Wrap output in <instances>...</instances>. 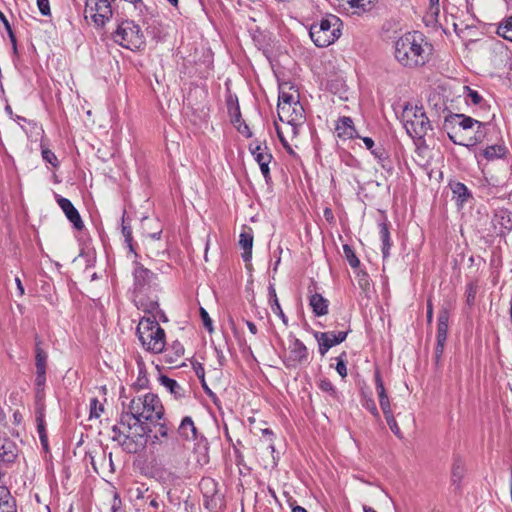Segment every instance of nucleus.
Wrapping results in <instances>:
<instances>
[{"label":"nucleus","mask_w":512,"mask_h":512,"mask_svg":"<svg viewBox=\"0 0 512 512\" xmlns=\"http://www.w3.org/2000/svg\"><path fill=\"white\" fill-rule=\"evenodd\" d=\"M103 411V407L100 405L98 406V400L96 398H93L91 400L90 404V418H98L100 417V412Z\"/></svg>","instance_id":"48"},{"label":"nucleus","mask_w":512,"mask_h":512,"mask_svg":"<svg viewBox=\"0 0 512 512\" xmlns=\"http://www.w3.org/2000/svg\"><path fill=\"white\" fill-rule=\"evenodd\" d=\"M0 19L3 21V23H4L5 27H6V29L8 30V33H9V36H10V39H11L12 43L15 45V43H16L15 36H14V34H13V32H12L11 28H10V25H9L8 20L6 19V17L4 16V14H3V13H1V12H0Z\"/></svg>","instance_id":"55"},{"label":"nucleus","mask_w":512,"mask_h":512,"mask_svg":"<svg viewBox=\"0 0 512 512\" xmlns=\"http://www.w3.org/2000/svg\"><path fill=\"white\" fill-rule=\"evenodd\" d=\"M343 252H344L346 260L348 261L349 265L352 268L355 269V268H358L360 266V260L356 256L354 250L352 249V247L350 245L344 244L343 245Z\"/></svg>","instance_id":"37"},{"label":"nucleus","mask_w":512,"mask_h":512,"mask_svg":"<svg viewBox=\"0 0 512 512\" xmlns=\"http://www.w3.org/2000/svg\"><path fill=\"white\" fill-rule=\"evenodd\" d=\"M432 46L420 32H408L394 43V56L398 63L409 69L424 66L430 59Z\"/></svg>","instance_id":"3"},{"label":"nucleus","mask_w":512,"mask_h":512,"mask_svg":"<svg viewBox=\"0 0 512 512\" xmlns=\"http://www.w3.org/2000/svg\"><path fill=\"white\" fill-rule=\"evenodd\" d=\"M229 115L240 116V106L236 95L229 94L226 98Z\"/></svg>","instance_id":"39"},{"label":"nucleus","mask_w":512,"mask_h":512,"mask_svg":"<svg viewBox=\"0 0 512 512\" xmlns=\"http://www.w3.org/2000/svg\"><path fill=\"white\" fill-rule=\"evenodd\" d=\"M249 150L254 160L258 163L263 177L268 182L271 179L269 164L273 159L268 147L266 145L262 146L261 143L255 141L249 145Z\"/></svg>","instance_id":"13"},{"label":"nucleus","mask_w":512,"mask_h":512,"mask_svg":"<svg viewBox=\"0 0 512 512\" xmlns=\"http://www.w3.org/2000/svg\"><path fill=\"white\" fill-rule=\"evenodd\" d=\"M450 187L453 193V197L456 199V202L459 205H463L469 198L472 197L466 185L461 182L452 183L450 184Z\"/></svg>","instance_id":"31"},{"label":"nucleus","mask_w":512,"mask_h":512,"mask_svg":"<svg viewBox=\"0 0 512 512\" xmlns=\"http://www.w3.org/2000/svg\"><path fill=\"white\" fill-rule=\"evenodd\" d=\"M362 140H363V142H364V144H365V146H366V148L368 150L371 151L374 148L375 144H374V141H373L372 138H370V137H363Z\"/></svg>","instance_id":"60"},{"label":"nucleus","mask_w":512,"mask_h":512,"mask_svg":"<svg viewBox=\"0 0 512 512\" xmlns=\"http://www.w3.org/2000/svg\"><path fill=\"white\" fill-rule=\"evenodd\" d=\"M115 43L129 50H140L145 45V36L140 28L132 20L122 21L112 33Z\"/></svg>","instance_id":"7"},{"label":"nucleus","mask_w":512,"mask_h":512,"mask_svg":"<svg viewBox=\"0 0 512 512\" xmlns=\"http://www.w3.org/2000/svg\"><path fill=\"white\" fill-rule=\"evenodd\" d=\"M42 340L36 336L35 337V367L36 370L46 371L47 368V358L48 355L42 348Z\"/></svg>","instance_id":"30"},{"label":"nucleus","mask_w":512,"mask_h":512,"mask_svg":"<svg viewBox=\"0 0 512 512\" xmlns=\"http://www.w3.org/2000/svg\"><path fill=\"white\" fill-rule=\"evenodd\" d=\"M122 234L125 238V242L127 243L129 251L132 252L135 257H138V254L136 253L133 245L132 229L131 226L126 222L125 212L122 216Z\"/></svg>","instance_id":"33"},{"label":"nucleus","mask_w":512,"mask_h":512,"mask_svg":"<svg viewBox=\"0 0 512 512\" xmlns=\"http://www.w3.org/2000/svg\"><path fill=\"white\" fill-rule=\"evenodd\" d=\"M37 5H38L40 13L43 16L50 15L49 0H37Z\"/></svg>","instance_id":"50"},{"label":"nucleus","mask_w":512,"mask_h":512,"mask_svg":"<svg viewBox=\"0 0 512 512\" xmlns=\"http://www.w3.org/2000/svg\"><path fill=\"white\" fill-rule=\"evenodd\" d=\"M111 436L113 441H117L124 451L135 454L143 450L147 443L146 432L141 429H129L122 431L118 426L112 427Z\"/></svg>","instance_id":"8"},{"label":"nucleus","mask_w":512,"mask_h":512,"mask_svg":"<svg viewBox=\"0 0 512 512\" xmlns=\"http://www.w3.org/2000/svg\"><path fill=\"white\" fill-rule=\"evenodd\" d=\"M309 363V352L305 344L295 338L289 345L288 355L284 359L287 368H296Z\"/></svg>","instance_id":"12"},{"label":"nucleus","mask_w":512,"mask_h":512,"mask_svg":"<svg viewBox=\"0 0 512 512\" xmlns=\"http://www.w3.org/2000/svg\"><path fill=\"white\" fill-rule=\"evenodd\" d=\"M335 131L337 136L342 139H353L360 137L354 127L353 120L347 116H343L338 119Z\"/></svg>","instance_id":"19"},{"label":"nucleus","mask_w":512,"mask_h":512,"mask_svg":"<svg viewBox=\"0 0 512 512\" xmlns=\"http://www.w3.org/2000/svg\"><path fill=\"white\" fill-rule=\"evenodd\" d=\"M46 383V371L36 370L35 385L37 390H43Z\"/></svg>","instance_id":"44"},{"label":"nucleus","mask_w":512,"mask_h":512,"mask_svg":"<svg viewBox=\"0 0 512 512\" xmlns=\"http://www.w3.org/2000/svg\"><path fill=\"white\" fill-rule=\"evenodd\" d=\"M200 316H201V319L203 321V325L204 327L209 331V332H212L213 331V325H212V320L208 314V312L204 309V308H200Z\"/></svg>","instance_id":"45"},{"label":"nucleus","mask_w":512,"mask_h":512,"mask_svg":"<svg viewBox=\"0 0 512 512\" xmlns=\"http://www.w3.org/2000/svg\"><path fill=\"white\" fill-rule=\"evenodd\" d=\"M296 102H299L297 97H295L293 94L280 90L277 109H280L281 106H289L295 104Z\"/></svg>","instance_id":"38"},{"label":"nucleus","mask_w":512,"mask_h":512,"mask_svg":"<svg viewBox=\"0 0 512 512\" xmlns=\"http://www.w3.org/2000/svg\"><path fill=\"white\" fill-rule=\"evenodd\" d=\"M15 283H16V286H17V290H18L19 296H23L25 290H24V287H23L22 282H21L19 277L15 278Z\"/></svg>","instance_id":"62"},{"label":"nucleus","mask_w":512,"mask_h":512,"mask_svg":"<svg viewBox=\"0 0 512 512\" xmlns=\"http://www.w3.org/2000/svg\"><path fill=\"white\" fill-rule=\"evenodd\" d=\"M278 117L289 125L293 134H297V128L305 121L304 108L300 102L289 106H281L277 109Z\"/></svg>","instance_id":"10"},{"label":"nucleus","mask_w":512,"mask_h":512,"mask_svg":"<svg viewBox=\"0 0 512 512\" xmlns=\"http://www.w3.org/2000/svg\"><path fill=\"white\" fill-rule=\"evenodd\" d=\"M358 283L360 285L361 288H366L368 285H369V277H368V274L366 272H361V273H358Z\"/></svg>","instance_id":"54"},{"label":"nucleus","mask_w":512,"mask_h":512,"mask_svg":"<svg viewBox=\"0 0 512 512\" xmlns=\"http://www.w3.org/2000/svg\"><path fill=\"white\" fill-rule=\"evenodd\" d=\"M140 374H142V370H140ZM148 384V379L145 375H139L137 381L133 384L134 388L143 389L146 388Z\"/></svg>","instance_id":"52"},{"label":"nucleus","mask_w":512,"mask_h":512,"mask_svg":"<svg viewBox=\"0 0 512 512\" xmlns=\"http://www.w3.org/2000/svg\"><path fill=\"white\" fill-rule=\"evenodd\" d=\"M402 122L406 132L413 139L423 138L431 129L430 121L423 107L405 105Z\"/></svg>","instance_id":"6"},{"label":"nucleus","mask_w":512,"mask_h":512,"mask_svg":"<svg viewBox=\"0 0 512 512\" xmlns=\"http://www.w3.org/2000/svg\"><path fill=\"white\" fill-rule=\"evenodd\" d=\"M341 19L333 14H327L315 21L309 28V35L317 47H328L341 36Z\"/></svg>","instance_id":"5"},{"label":"nucleus","mask_w":512,"mask_h":512,"mask_svg":"<svg viewBox=\"0 0 512 512\" xmlns=\"http://www.w3.org/2000/svg\"><path fill=\"white\" fill-rule=\"evenodd\" d=\"M344 9H353V13L362 14L372 9L375 0H336Z\"/></svg>","instance_id":"21"},{"label":"nucleus","mask_w":512,"mask_h":512,"mask_svg":"<svg viewBox=\"0 0 512 512\" xmlns=\"http://www.w3.org/2000/svg\"><path fill=\"white\" fill-rule=\"evenodd\" d=\"M18 447L16 443L7 438L0 437V460L4 463H13L18 457Z\"/></svg>","instance_id":"18"},{"label":"nucleus","mask_w":512,"mask_h":512,"mask_svg":"<svg viewBox=\"0 0 512 512\" xmlns=\"http://www.w3.org/2000/svg\"><path fill=\"white\" fill-rule=\"evenodd\" d=\"M319 388L322 391H324V392H328V393H331V394H335L336 393L335 387L333 386L331 381L328 380V379L321 380L320 383H319Z\"/></svg>","instance_id":"49"},{"label":"nucleus","mask_w":512,"mask_h":512,"mask_svg":"<svg viewBox=\"0 0 512 512\" xmlns=\"http://www.w3.org/2000/svg\"><path fill=\"white\" fill-rule=\"evenodd\" d=\"M478 288H479V286H478L477 280H472L466 284V289H465L466 303L470 307L473 306L475 303Z\"/></svg>","instance_id":"35"},{"label":"nucleus","mask_w":512,"mask_h":512,"mask_svg":"<svg viewBox=\"0 0 512 512\" xmlns=\"http://www.w3.org/2000/svg\"><path fill=\"white\" fill-rule=\"evenodd\" d=\"M345 357H346V352H343L339 357L336 358V360H337L336 371L342 378H345L347 376Z\"/></svg>","instance_id":"40"},{"label":"nucleus","mask_w":512,"mask_h":512,"mask_svg":"<svg viewBox=\"0 0 512 512\" xmlns=\"http://www.w3.org/2000/svg\"><path fill=\"white\" fill-rule=\"evenodd\" d=\"M375 384L379 398V404L384 416L392 414L393 412L391 410L390 400L386 393V389L384 387V383L379 372H376L375 374Z\"/></svg>","instance_id":"20"},{"label":"nucleus","mask_w":512,"mask_h":512,"mask_svg":"<svg viewBox=\"0 0 512 512\" xmlns=\"http://www.w3.org/2000/svg\"><path fill=\"white\" fill-rule=\"evenodd\" d=\"M494 229L500 236H505L512 230V213L507 209L496 210L492 219Z\"/></svg>","instance_id":"16"},{"label":"nucleus","mask_w":512,"mask_h":512,"mask_svg":"<svg viewBox=\"0 0 512 512\" xmlns=\"http://www.w3.org/2000/svg\"><path fill=\"white\" fill-rule=\"evenodd\" d=\"M490 64L499 70L512 68V52L501 41H496L489 48Z\"/></svg>","instance_id":"11"},{"label":"nucleus","mask_w":512,"mask_h":512,"mask_svg":"<svg viewBox=\"0 0 512 512\" xmlns=\"http://www.w3.org/2000/svg\"><path fill=\"white\" fill-rule=\"evenodd\" d=\"M172 349L174 351L175 357H177V358L181 357L184 354V347L178 341L173 342Z\"/></svg>","instance_id":"53"},{"label":"nucleus","mask_w":512,"mask_h":512,"mask_svg":"<svg viewBox=\"0 0 512 512\" xmlns=\"http://www.w3.org/2000/svg\"><path fill=\"white\" fill-rule=\"evenodd\" d=\"M237 129H238V131H239L241 134L245 135L246 137H251V135H252V134H251V132H250V129H249L248 125H247V124H245V123H243V124H239V125L237 126Z\"/></svg>","instance_id":"58"},{"label":"nucleus","mask_w":512,"mask_h":512,"mask_svg":"<svg viewBox=\"0 0 512 512\" xmlns=\"http://www.w3.org/2000/svg\"><path fill=\"white\" fill-rule=\"evenodd\" d=\"M277 134H278V137H279L282 145L288 150L289 153H292V149L288 146L286 139L282 136V133L279 129H277Z\"/></svg>","instance_id":"61"},{"label":"nucleus","mask_w":512,"mask_h":512,"mask_svg":"<svg viewBox=\"0 0 512 512\" xmlns=\"http://www.w3.org/2000/svg\"><path fill=\"white\" fill-rule=\"evenodd\" d=\"M246 325H247V327H248L249 331H250L252 334H254V335H255V334L257 333V327H256V325H255L253 322H251V321H246Z\"/></svg>","instance_id":"64"},{"label":"nucleus","mask_w":512,"mask_h":512,"mask_svg":"<svg viewBox=\"0 0 512 512\" xmlns=\"http://www.w3.org/2000/svg\"><path fill=\"white\" fill-rule=\"evenodd\" d=\"M37 432L43 449L48 451V436L46 433L45 422L42 417L37 418Z\"/></svg>","instance_id":"36"},{"label":"nucleus","mask_w":512,"mask_h":512,"mask_svg":"<svg viewBox=\"0 0 512 512\" xmlns=\"http://www.w3.org/2000/svg\"><path fill=\"white\" fill-rule=\"evenodd\" d=\"M56 200L67 219L73 224V227L76 230H82L84 228V223L78 210L74 207L72 202L69 199L59 195H57Z\"/></svg>","instance_id":"15"},{"label":"nucleus","mask_w":512,"mask_h":512,"mask_svg":"<svg viewBox=\"0 0 512 512\" xmlns=\"http://www.w3.org/2000/svg\"><path fill=\"white\" fill-rule=\"evenodd\" d=\"M349 331L315 332L314 337L319 344V353L324 356L330 348L345 341Z\"/></svg>","instance_id":"14"},{"label":"nucleus","mask_w":512,"mask_h":512,"mask_svg":"<svg viewBox=\"0 0 512 512\" xmlns=\"http://www.w3.org/2000/svg\"><path fill=\"white\" fill-rule=\"evenodd\" d=\"M309 305L318 317L328 314L329 301L319 293H314L309 297Z\"/></svg>","instance_id":"23"},{"label":"nucleus","mask_w":512,"mask_h":512,"mask_svg":"<svg viewBox=\"0 0 512 512\" xmlns=\"http://www.w3.org/2000/svg\"><path fill=\"white\" fill-rule=\"evenodd\" d=\"M178 434L184 440H196L198 437V431L191 417L186 416L182 419L179 427Z\"/></svg>","instance_id":"22"},{"label":"nucleus","mask_w":512,"mask_h":512,"mask_svg":"<svg viewBox=\"0 0 512 512\" xmlns=\"http://www.w3.org/2000/svg\"><path fill=\"white\" fill-rule=\"evenodd\" d=\"M468 96L471 99L472 103L476 105L479 104L482 100L481 95L475 90H469Z\"/></svg>","instance_id":"56"},{"label":"nucleus","mask_w":512,"mask_h":512,"mask_svg":"<svg viewBox=\"0 0 512 512\" xmlns=\"http://www.w3.org/2000/svg\"><path fill=\"white\" fill-rule=\"evenodd\" d=\"M0 512H17L16 500L7 486L0 487Z\"/></svg>","instance_id":"25"},{"label":"nucleus","mask_w":512,"mask_h":512,"mask_svg":"<svg viewBox=\"0 0 512 512\" xmlns=\"http://www.w3.org/2000/svg\"><path fill=\"white\" fill-rule=\"evenodd\" d=\"M124 407L120 424L129 429L145 430L146 437L151 432L149 424L161 420L164 416V407L158 395L148 392L133 397Z\"/></svg>","instance_id":"1"},{"label":"nucleus","mask_w":512,"mask_h":512,"mask_svg":"<svg viewBox=\"0 0 512 512\" xmlns=\"http://www.w3.org/2000/svg\"><path fill=\"white\" fill-rule=\"evenodd\" d=\"M371 152L376 158H378L381 161L386 159V152L382 148L372 149Z\"/></svg>","instance_id":"57"},{"label":"nucleus","mask_w":512,"mask_h":512,"mask_svg":"<svg viewBox=\"0 0 512 512\" xmlns=\"http://www.w3.org/2000/svg\"><path fill=\"white\" fill-rule=\"evenodd\" d=\"M139 303V308L142 309L144 312L150 314L149 316H152L153 312L159 308V304L157 301H149L147 304L143 303L142 301H140Z\"/></svg>","instance_id":"43"},{"label":"nucleus","mask_w":512,"mask_h":512,"mask_svg":"<svg viewBox=\"0 0 512 512\" xmlns=\"http://www.w3.org/2000/svg\"><path fill=\"white\" fill-rule=\"evenodd\" d=\"M158 435L161 437H168L169 430L164 424L160 425L159 430H158Z\"/></svg>","instance_id":"63"},{"label":"nucleus","mask_w":512,"mask_h":512,"mask_svg":"<svg viewBox=\"0 0 512 512\" xmlns=\"http://www.w3.org/2000/svg\"><path fill=\"white\" fill-rule=\"evenodd\" d=\"M379 234L382 241V254L383 259H387L390 255V248L392 246L389 227L386 221L379 223Z\"/></svg>","instance_id":"29"},{"label":"nucleus","mask_w":512,"mask_h":512,"mask_svg":"<svg viewBox=\"0 0 512 512\" xmlns=\"http://www.w3.org/2000/svg\"><path fill=\"white\" fill-rule=\"evenodd\" d=\"M449 316V310L444 307L441 308L438 315L436 335V341L438 342H446L447 340Z\"/></svg>","instance_id":"24"},{"label":"nucleus","mask_w":512,"mask_h":512,"mask_svg":"<svg viewBox=\"0 0 512 512\" xmlns=\"http://www.w3.org/2000/svg\"><path fill=\"white\" fill-rule=\"evenodd\" d=\"M363 407L367 409L373 416L379 418V412L373 399L369 398L363 402Z\"/></svg>","instance_id":"47"},{"label":"nucleus","mask_w":512,"mask_h":512,"mask_svg":"<svg viewBox=\"0 0 512 512\" xmlns=\"http://www.w3.org/2000/svg\"><path fill=\"white\" fill-rule=\"evenodd\" d=\"M386 422L391 429V431L399 438H401V431L400 428L394 418L393 413L390 415L385 416Z\"/></svg>","instance_id":"42"},{"label":"nucleus","mask_w":512,"mask_h":512,"mask_svg":"<svg viewBox=\"0 0 512 512\" xmlns=\"http://www.w3.org/2000/svg\"><path fill=\"white\" fill-rule=\"evenodd\" d=\"M487 127V123L456 113L448 114L443 123V129L447 132L449 139L454 144L466 147H474L484 142Z\"/></svg>","instance_id":"2"},{"label":"nucleus","mask_w":512,"mask_h":512,"mask_svg":"<svg viewBox=\"0 0 512 512\" xmlns=\"http://www.w3.org/2000/svg\"><path fill=\"white\" fill-rule=\"evenodd\" d=\"M136 334L144 349L154 354L163 352L166 345L165 331L157 322L155 315L141 318Z\"/></svg>","instance_id":"4"},{"label":"nucleus","mask_w":512,"mask_h":512,"mask_svg":"<svg viewBox=\"0 0 512 512\" xmlns=\"http://www.w3.org/2000/svg\"><path fill=\"white\" fill-rule=\"evenodd\" d=\"M42 157L47 163H50L53 167H57L59 165L56 155L48 148L42 149Z\"/></svg>","instance_id":"41"},{"label":"nucleus","mask_w":512,"mask_h":512,"mask_svg":"<svg viewBox=\"0 0 512 512\" xmlns=\"http://www.w3.org/2000/svg\"><path fill=\"white\" fill-rule=\"evenodd\" d=\"M111 0H86L85 18L91 20L97 26H103L112 17Z\"/></svg>","instance_id":"9"},{"label":"nucleus","mask_w":512,"mask_h":512,"mask_svg":"<svg viewBox=\"0 0 512 512\" xmlns=\"http://www.w3.org/2000/svg\"><path fill=\"white\" fill-rule=\"evenodd\" d=\"M134 285L137 289L151 285L157 278L156 274L145 268L138 261H134L133 269Z\"/></svg>","instance_id":"17"},{"label":"nucleus","mask_w":512,"mask_h":512,"mask_svg":"<svg viewBox=\"0 0 512 512\" xmlns=\"http://www.w3.org/2000/svg\"><path fill=\"white\" fill-rule=\"evenodd\" d=\"M239 245L244 250L242 254V258L245 262H249L252 257V247H253V235L251 228H248V231H243L240 234Z\"/></svg>","instance_id":"28"},{"label":"nucleus","mask_w":512,"mask_h":512,"mask_svg":"<svg viewBox=\"0 0 512 512\" xmlns=\"http://www.w3.org/2000/svg\"><path fill=\"white\" fill-rule=\"evenodd\" d=\"M507 153L504 144H494L482 149L480 155L487 161H494L503 158Z\"/></svg>","instance_id":"26"},{"label":"nucleus","mask_w":512,"mask_h":512,"mask_svg":"<svg viewBox=\"0 0 512 512\" xmlns=\"http://www.w3.org/2000/svg\"><path fill=\"white\" fill-rule=\"evenodd\" d=\"M268 290H269V302H270L272 312L275 313L276 315H278L282 319V321L285 324H287L288 319L285 316V314L280 306L274 286L270 285Z\"/></svg>","instance_id":"32"},{"label":"nucleus","mask_w":512,"mask_h":512,"mask_svg":"<svg viewBox=\"0 0 512 512\" xmlns=\"http://www.w3.org/2000/svg\"><path fill=\"white\" fill-rule=\"evenodd\" d=\"M445 343L446 342L436 341V346L434 350V362L437 366L440 364V360L444 352Z\"/></svg>","instance_id":"46"},{"label":"nucleus","mask_w":512,"mask_h":512,"mask_svg":"<svg viewBox=\"0 0 512 512\" xmlns=\"http://www.w3.org/2000/svg\"><path fill=\"white\" fill-rule=\"evenodd\" d=\"M433 321V305L432 302L429 300L427 302V322L430 324Z\"/></svg>","instance_id":"59"},{"label":"nucleus","mask_w":512,"mask_h":512,"mask_svg":"<svg viewBox=\"0 0 512 512\" xmlns=\"http://www.w3.org/2000/svg\"><path fill=\"white\" fill-rule=\"evenodd\" d=\"M159 381L160 384L164 386L176 399L185 397L186 390L180 386L176 380L162 375L160 376Z\"/></svg>","instance_id":"27"},{"label":"nucleus","mask_w":512,"mask_h":512,"mask_svg":"<svg viewBox=\"0 0 512 512\" xmlns=\"http://www.w3.org/2000/svg\"><path fill=\"white\" fill-rule=\"evenodd\" d=\"M440 13L439 0H429V14L432 17H437Z\"/></svg>","instance_id":"51"},{"label":"nucleus","mask_w":512,"mask_h":512,"mask_svg":"<svg viewBox=\"0 0 512 512\" xmlns=\"http://www.w3.org/2000/svg\"><path fill=\"white\" fill-rule=\"evenodd\" d=\"M497 34L506 40L512 41V16L499 23Z\"/></svg>","instance_id":"34"}]
</instances>
